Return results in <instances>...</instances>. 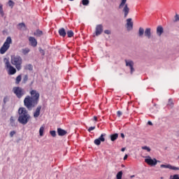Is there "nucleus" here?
I'll list each match as a JSON object with an SVG mask.
<instances>
[{
    "label": "nucleus",
    "mask_w": 179,
    "mask_h": 179,
    "mask_svg": "<svg viewBox=\"0 0 179 179\" xmlns=\"http://www.w3.org/2000/svg\"><path fill=\"white\" fill-rule=\"evenodd\" d=\"M69 1H73V0H69Z\"/></svg>",
    "instance_id": "obj_55"
},
{
    "label": "nucleus",
    "mask_w": 179,
    "mask_h": 179,
    "mask_svg": "<svg viewBox=\"0 0 179 179\" xmlns=\"http://www.w3.org/2000/svg\"><path fill=\"white\" fill-rule=\"evenodd\" d=\"M148 125H153V124L150 121H148Z\"/></svg>",
    "instance_id": "obj_48"
},
{
    "label": "nucleus",
    "mask_w": 179,
    "mask_h": 179,
    "mask_svg": "<svg viewBox=\"0 0 179 179\" xmlns=\"http://www.w3.org/2000/svg\"><path fill=\"white\" fill-rule=\"evenodd\" d=\"M10 44H12V38L10 36L7 37L6 41L0 48V54L3 55L6 51L10 48Z\"/></svg>",
    "instance_id": "obj_4"
},
{
    "label": "nucleus",
    "mask_w": 179,
    "mask_h": 179,
    "mask_svg": "<svg viewBox=\"0 0 179 179\" xmlns=\"http://www.w3.org/2000/svg\"><path fill=\"white\" fill-rule=\"evenodd\" d=\"M104 136H106V134H101L99 138L94 140V143L96 145V146H99L101 142H105L106 138Z\"/></svg>",
    "instance_id": "obj_11"
},
{
    "label": "nucleus",
    "mask_w": 179,
    "mask_h": 179,
    "mask_svg": "<svg viewBox=\"0 0 179 179\" xmlns=\"http://www.w3.org/2000/svg\"><path fill=\"white\" fill-rule=\"evenodd\" d=\"M120 136H121V137L123 138H125V135H124L123 133H122V134H120Z\"/></svg>",
    "instance_id": "obj_47"
},
{
    "label": "nucleus",
    "mask_w": 179,
    "mask_h": 179,
    "mask_svg": "<svg viewBox=\"0 0 179 179\" xmlns=\"http://www.w3.org/2000/svg\"><path fill=\"white\" fill-rule=\"evenodd\" d=\"M141 149H143V150H147V152H150V150H151L150 148H149L146 145L141 147Z\"/></svg>",
    "instance_id": "obj_35"
},
{
    "label": "nucleus",
    "mask_w": 179,
    "mask_h": 179,
    "mask_svg": "<svg viewBox=\"0 0 179 179\" xmlns=\"http://www.w3.org/2000/svg\"><path fill=\"white\" fill-rule=\"evenodd\" d=\"M57 134H58L59 136H64V135H66V134H68V132L66 130H64L61 128H58Z\"/></svg>",
    "instance_id": "obj_18"
},
{
    "label": "nucleus",
    "mask_w": 179,
    "mask_h": 179,
    "mask_svg": "<svg viewBox=\"0 0 179 179\" xmlns=\"http://www.w3.org/2000/svg\"><path fill=\"white\" fill-rule=\"evenodd\" d=\"M3 62L5 64V66L8 72L9 75H15L16 73V69L10 64V62H9V59L5 58L3 59Z\"/></svg>",
    "instance_id": "obj_5"
},
{
    "label": "nucleus",
    "mask_w": 179,
    "mask_h": 179,
    "mask_svg": "<svg viewBox=\"0 0 179 179\" xmlns=\"http://www.w3.org/2000/svg\"><path fill=\"white\" fill-rule=\"evenodd\" d=\"M117 115L118 117H121V115H122V112L118 110V111L117 112Z\"/></svg>",
    "instance_id": "obj_44"
},
{
    "label": "nucleus",
    "mask_w": 179,
    "mask_h": 179,
    "mask_svg": "<svg viewBox=\"0 0 179 179\" xmlns=\"http://www.w3.org/2000/svg\"><path fill=\"white\" fill-rule=\"evenodd\" d=\"M121 150L122 152H125V148H122Z\"/></svg>",
    "instance_id": "obj_50"
},
{
    "label": "nucleus",
    "mask_w": 179,
    "mask_h": 179,
    "mask_svg": "<svg viewBox=\"0 0 179 179\" xmlns=\"http://www.w3.org/2000/svg\"><path fill=\"white\" fill-rule=\"evenodd\" d=\"M18 27H20L21 30H26V25L24 24V23H20L18 24Z\"/></svg>",
    "instance_id": "obj_27"
},
{
    "label": "nucleus",
    "mask_w": 179,
    "mask_h": 179,
    "mask_svg": "<svg viewBox=\"0 0 179 179\" xmlns=\"http://www.w3.org/2000/svg\"><path fill=\"white\" fill-rule=\"evenodd\" d=\"M37 104H38V103L34 99H32V98L29 95L27 96L24 99V106H25L28 110H33L34 106Z\"/></svg>",
    "instance_id": "obj_3"
},
{
    "label": "nucleus",
    "mask_w": 179,
    "mask_h": 179,
    "mask_svg": "<svg viewBox=\"0 0 179 179\" xmlns=\"http://www.w3.org/2000/svg\"><path fill=\"white\" fill-rule=\"evenodd\" d=\"M127 159H128V155H125L123 158L124 160H127Z\"/></svg>",
    "instance_id": "obj_46"
},
{
    "label": "nucleus",
    "mask_w": 179,
    "mask_h": 179,
    "mask_svg": "<svg viewBox=\"0 0 179 179\" xmlns=\"http://www.w3.org/2000/svg\"><path fill=\"white\" fill-rule=\"evenodd\" d=\"M172 179H179V175L178 174L173 175Z\"/></svg>",
    "instance_id": "obj_43"
},
{
    "label": "nucleus",
    "mask_w": 179,
    "mask_h": 179,
    "mask_svg": "<svg viewBox=\"0 0 179 179\" xmlns=\"http://www.w3.org/2000/svg\"><path fill=\"white\" fill-rule=\"evenodd\" d=\"M174 103L173 102V100L169 99L168 101V106H170V107H173Z\"/></svg>",
    "instance_id": "obj_37"
},
{
    "label": "nucleus",
    "mask_w": 179,
    "mask_h": 179,
    "mask_svg": "<svg viewBox=\"0 0 179 179\" xmlns=\"http://www.w3.org/2000/svg\"><path fill=\"white\" fill-rule=\"evenodd\" d=\"M145 162L148 164V166H156L159 161H157L155 158L152 159L150 156H146L145 157Z\"/></svg>",
    "instance_id": "obj_8"
},
{
    "label": "nucleus",
    "mask_w": 179,
    "mask_h": 179,
    "mask_svg": "<svg viewBox=\"0 0 179 179\" xmlns=\"http://www.w3.org/2000/svg\"><path fill=\"white\" fill-rule=\"evenodd\" d=\"M116 178L117 179H122V171H119L117 175H116Z\"/></svg>",
    "instance_id": "obj_30"
},
{
    "label": "nucleus",
    "mask_w": 179,
    "mask_h": 179,
    "mask_svg": "<svg viewBox=\"0 0 179 179\" xmlns=\"http://www.w3.org/2000/svg\"><path fill=\"white\" fill-rule=\"evenodd\" d=\"M103 33V25L98 24L96 27V31L95 35H94V37H96V36H100Z\"/></svg>",
    "instance_id": "obj_12"
},
{
    "label": "nucleus",
    "mask_w": 179,
    "mask_h": 179,
    "mask_svg": "<svg viewBox=\"0 0 179 179\" xmlns=\"http://www.w3.org/2000/svg\"><path fill=\"white\" fill-rule=\"evenodd\" d=\"M24 69L27 70V71H33V65L31 64H27L25 66Z\"/></svg>",
    "instance_id": "obj_26"
},
{
    "label": "nucleus",
    "mask_w": 179,
    "mask_h": 179,
    "mask_svg": "<svg viewBox=\"0 0 179 179\" xmlns=\"http://www.w3.org/2000/svg\"><path fill=\"white\" fill-rule=\"evenodd\" d=\"M127 29L129 31L134 29V22H132V18H128L127 20Z\"/></svg>",
    "instance_id": "obj_13"
},
{
    "label": "nucleus",
    "mask_w": 179,
    "mask_h": 179,
    "mask_svg": "<svg viewBox=\"0 0 179 179\" xmlns=\"http://www.w3.org/2000/svg\"><path fill=\"white\" fill-rule=\"evenodd\" d=\"M160 167L161 169H169L170 170H179L178 167L173 166L170 164H166V165L162 164L160 165Z\"/></svg>",
    "instance_id": "obj_15"
},
{
    "label": "nucleus",
    "mask_w": 179,
    "mask_h": 179,
    "mask_svg": "<svg viewBox=\"0 0 179 179\" xmlns=\"http://www.w3.org/2000/svg\"><path fill=\"white\" fill-rule=\"evenodd\" d=\"M59 34L62 37H65V36H66V31H65L64 28H61L60 29H59Z\"/></svg>",
    "instance_id": "obj_19"
},
{
    "label": "nucleus",
    "mask_w": 179,
    "mask_h": 179,
    "mask_svg": "<svg viewBox=\"0 0 179 179\" xmlns=\"http://www.w3.org/2000/svg\"><path fill=\"white\" fill-rule=\"evenodd\" d=\"M177 22H179V15L176 13L173 19V23H177Z\"/></svg>",
    "instance_id": "obj_28"
},
{
    "label": "nucleus",
    "mask_w": 179,
    "mask_h": 179,
    "mask_svg": "<svg viewBox=\"0 0 179 179\" xmlns=\"http://www.w3.org/2000/svg\"><path fill=\"white\" fill-rule=\"evenodd\" d=\"M18 122L22 125H26L29 121H30L31 116L29 115V112L25 108H20L18 110Z\"/></svg>",
    "instance_id": "obj_1"
},
{
    "label": "nucleus",
    "mask_w": 179,
    "mask_h": 179,
    "mask_svg": "<svg viewBox=\"0 0 179 179\" xmlns=\"http://www.w3.org/2000/svg\"><path fill=\"white\" fill-rule=\"evenodd\" d=\"M94 121H97V117L94 116Z\"/></svg>",
    "instance_id": "obj_49"
},
{
    "label": "nucleus",
    "mask_w": 179,
    "mask_h": 179,
    "mask_svg": "<svg viewBox=\"0 0 179 179\" xmlns=\"http://www.w3.org/2000/svg\"><path fill=\"white\" fill-rule=\"evenodd\" d=\"M164 33V29H163V27L162 26H158L157 27V36L159 37H162V34Z\"/></svg>",
    "instance_id": "obj_16"
},
{
    "label": "nucleus",
    "mask_w": 179,
    "mask_h": 179,
    "mask_svg": "<svg viewBox=\"0 0 179 179\" xmlns=\"http://www.w3.org/2000/svg\"><path fill=\"white\" fill-rule=\"evenodd\" d=\"M22 80V76H18L17 78H16V80H15V83L17 85H19V83H20Z\"/></svg>",
    "instance_id": "obj_29"
},
{
    "label": "nucleus",
    "mask_w": 179,
    "mask_h": 179,
    "mask_svg": "<svg viewBox=\"0 0 179 179\" xmlns=\"http://www.w3.org/2000/svg\"><path fill=\"white\" fill-rule=\"evenodd\" d=\"M143 34H145V29L142 27L138 29V37H143Z\"/></svg>",
    "instance_id": "obj_22"
},
{
    "label": "nucleus",
    "mask_w": 179,
    "mask_h": 179,
    "mask_svg": "<svg viewBox=\"0 0 179 179\" xmlns=\"http://www.w3.org/2000/svg\"><path fill=\"white\" fill-rule=\"evenodd\" d=\"M44 126H41L39 129V135L40 136H44Z\"/></svg>",
    "instance_id": "obj_24"
},
{
    "label": "nucleus",
    "mask_w": 179,
    "mask_h": 179,
    "mask_svg": "<svg viewBox=\"0 0 179 179\" xmlns=\"http://www.w3.org/2000/svg\"><path fill=\"white\" fill-rule=\"evenodd\" d=\"M130 69H131V73H133L134 71H135V69H134V66H131Z\"/></svg>",
    "instance_id": "obj_45"
},
{
    "label": "nucleus",
    "mask_w": 179,
    "mask_h": 179,
    "mask_svg": "<svg viewBox=\"0 0 179 179\" xmlns=\"http://www.w3.org/2000/svg\"><path fill=\"white\" fill-rule=\"evenodd\" d=\"M40 111H41V106H38L34 113V118H38L40 117Z\"/></svg>",
    "instance_id": "obj_17"
},
{
    "label": "nucleus",
    "mask_w": 179,
    "mask_h": 179,
    "mask_svg": "<svg viewBox=\"0 0 179 179\" xmlns=\"http://www.w3.org/2000/svg\"><path fill=\"white\" fill-rule=\"evenodd\" d=\"M31 95V99L34 100L36 103H38V100H40V93L37 92V90H31L29 92Z\"/></svg>",
    "instance_id": "obj_9"
},
{
    "label": "nucleus",
    "mask_w": 179,
    "mask_h": 179,
    "mask_svg": "<svg viewBox=\"0 0 179 179\" xmlns=\"http://www.w3.org/2000/svg\"><path fill=\"white\" fill-rule=\"evenodd\" d=\"M134 177H135L134 175L130 176V178H134Z\"/></svg>",
    "instance_id": "obj_52"
},
{
    "label": "nucleus",
    "mask_w": 179,
    "mask_h": 179,
    "mask_svg": "<svg viewBox=\"0 0 179 179\" xmlns=\"http://www.w3.org/2000/svg\"><path fill=\"white\" fill-rule=\"evenodd\" d=\"M0 15L3 16V8H2V5H0Z\"/></svg>",
    "instance_id": "obj_38"
},
{
    "label": "nucleus",
    "mask_w": 179,
    "mask_h": 179,
    "mask_svg": "<svg viewBox=\"0 0 179 179\" xmlns=\"http://www.w3.org/2000/svg\"><path fill=\"white\" fill-rule=\"evenodd\" d=\"M50 134L51 135V136H52L53 138H55L57 136V131H50Z\"/></svg>",
    "instance_id": "obj_34"
},
{
    "label": "nucleus",
    "mask_w": 179,
    "mask_h": 179,
    "mask_svg": "<svg viewBox=\"0 0 179 179\" xmlns=\"http://www.w3.org/2000/svg\"><path fill=\"white\" fill-rule=\"evenodd\" d=\"M34 36H36V37H41V36H43V31L38 29L34 33Z\"/></svg>",
    "instance_id": "obj_23"
},
{
    "label": "nucleus",
    "mask_w": 179,
    "mask_h": 179,
    "mask_svg": "<svg viewBox=\"0 0 179 179\" xmlns=\"http://www.w3.org/2000/svg\"><path fill=\"white\" fill-rule=\"evenodd\" d=\"M110 141L112 142H114V141H117V139H118V134H111L110 136Z\"/></svg>",
    "instance_id": "obj_21"
},
{
    "label": "nucleus",
    "mask_w": 179,
    "mask_h": 179,
    "mask_svg": "<svg viewBox=\"0 0 179 179\" xmlns=\"http://www.w3.org/2000/svg\"><path fill=\"white\" fill-rule=\"evenodd\" d=\"M67 36L68 37H73V31L72 30L68 31H67Z\"/></svg>",
    "instance_id": "obj_32"
},
{
    "label": "nucleus",
    "mask_w": 179,
    "mask_h": 179,
    "mask_svg": "<svg viewBox=\"0 0 179 179\" xmlns=\"http://www.w3.org/2000/svg\"><path fill=\"white\" fill-rule=\"evenodd\" d=\"M8 6L13 8L15 6V2H13L12 0L8 1Z\"/></svg>",
    "instance_id": "obj_33"
},
{
    "label": "nucleus",
    "mask_w": 179,
    "mask_h": 179,
    "mask_svg": "<svg viewBox=\"0 0 179 179\" xmlns=\"http://www.w3.org/2000/svg\"><path fill=\"white\" fill-rule=\"evenodd\" d=\"M161 179H163V177H161Z\"/></svg>",
    "instance_id": "obj_54"
},
{
    "label": "nucleus",
    "mask_w": 179,
    "mask_h": 179,
    "mask_svg": "<svg viewBox=\"0 0 179 179\" xmlns=\"http://www.w3.org/2000/svg\"><path fill=\"white\" fill-rule=\"evenodd\" d=\"M25 80H27V76H25Z\"/></svg>",
    "instance_id": "obj_53"
},
{
    "label": "nucleus",
    "mask_w": 179,
    "mask_h": 179,
    "mask_svg": "<svg viewBox=\"0 0 179 179\" xmlns=\"http://www.w3.org/2000/svg\"><path fill=\"white\" fill-rule=\"evenodd\" d=\"M15 134H16V131H12L10 132V136L11 138H13V136H14Z\"/></svg>",
    "instance_id": "obj_39"
},
{
    "label": "nucleus",
    "mask_w": 179,
    "mask_h": 179,
    "mask_svg": "<svg viewBox=\"0 0 179 179\" xmlns=\"http://www.w3.org/2000/svg\"><path fill=\"white\" fill-rule=\"evenodd\" d=\"M126 66H129V68H132V66H134V62L126 61Z\"/></svg>",
    "instance_id": "obj_25"
},
{
    "label": "nucleus",
    "mask_w": 179,
    "mask_h": 179,
    "mask_svg": "<svg viewBox=\"0 0 179 179\" xmlns=\"http://www.w3.org/2000/svg\"><path fill=\"white\" fill-rule=\"evenodd\" d=\"M13 92L15 96H17V99H22L24 94H26V91L23 90V88L20 87H14L13 88Z\"/></svg>",
    "instance_id": "obj_7"
},
{
    "label": "nucleus",
    "mask_w": 179,
    "mask_h": 179,
    "mask_svg": "<svg viewBox=\"0 0 179 179\" xmlns=\"http://www.w3.org/2000/svg\"><path fill=\"white\" fill-rule=\"evenodd\" d=\"M144 36L148 40H152L153 38V34H152V29L146 28L145 29Z\"/></svg>",
    "instance_id": "obj_10"
},
{
    "label": "nucleus",
    "mask_w": 179,
    "mask_h": 179,
    "mask_svg": "<svg viewBox=\"0 0 179 179\" xmlns=\"http://www.w3.org/2000/svg\"><path fill=\"white\" fill-rule=\"evenodd\" d=\"M10 124H11L12 127H14L15 121H16V120L15 119V117L13 116L10 117Z\"/></svg>",
    "instance_id": "obj_31"
},
{
    "label": "nucleus",
    "mask_w": 179,
    "mask_h": 179,
    "mask_svg": "<svg viewBox=\"0 0 179 179\" xmlns=\"http://www.w3.org/2000/svg\"><path fill=\"white\" fill-rule=\"evenodd\" d=\"M122 12L124 13V17L128 16V13H129V7H128V4L127 3V0H121L120 4L119 5V9H122Z\"/></svg>",
    "instance_id": "obj_6"
},
{
    "label": "nucleus",
    "mask_w": 179,
    "mask_h": 179,
    "mask_svg": "<svg viewBox=\"0 0 179 179\" xmlns=\"http://www.w3.org/2000/svg\"><path fill=\"white\" fill-rule=\"evenodd\" d=\"M94 129H96V127H91L88 129V131L92 132Z\"/></svg>",
    "instance_id": "obj_40"
},
{
    "label": "nucleus",
    "mask_w": 179,
    "mask_h": 179,
    "mask_svg": "<svg viewBox=\"0 0 179 179\" xmlns=\"http://www.w3.org/2000/svg\"><path fill=\"white\" fill-rule=\"evenodd\" d=\"M29 41L30 45H31V47H37V40L36 39V38H34L33 36H29Z\"/></svg>",
    "instance_id": "obj_14"
},
{
    "label": "nucleus",
    "mask_w": 179,
    "mask_h": 179,
    "mask_svg": "<svg viewBox=\"0 0 179 179\" xmlns=\"http://www.w3.org/2000/svg\"><path fill=\"white\" fill-rule=\"evenodd\" d=\"M22 54H23V55H27V54H29V52H30V48H25L22 49L21 50Z\"/></svg>",
    "instance_id": "obj_20"
},
{
    "label": "nucleus",
    "mask_w": 179,
    "mask_h": 179,
    "mask_svg": "<svg viewBox=\"0 0 179 179\" xmlns=\"http://www.w3.org/2000/svg\"><path fill=\"white\" fill-rule=\"evenodd\" d=\"M3 102H4V103H6V98H4V99H3Z\"/></svg>",
    "instance_id": "obj_51"
},
{
    "label": "nucleus",
    "mask_w": 179,
    "mask_h": 179,
    "mask_svg": "<svg viewBox=\"0 0 179 179\" xmlns=\"http://www.w3.org/2000/svg\"><path fill=\"white\" fill-rule=\"evenodd\" d=\"M39 51L42 55H45V52H44V50L39 48Z\"/></svg>",
    "instance_id": "obj_42"
},
{
    "label": "nucleus",
    "mask_w": 179,
    "mask_h": 179,
    "mask_svg": "<svg viewBox=\"0 0 179 179\" xmlns=\"http://www.w3.org/2000/svg\"><path fill=\"white\" fill-rule=\"evenodd\" d=\"M82 3L84 6H87V5H89V0H83Z\"/></svg>",
    "instance_id": "obj_36"
},
{
    "label": "nucleus",
    "mask_w": 179,
    "mask_h": 179,
    "mask_svg": "<svg viewBox=\"0 0 179 179\" xmlns=\"http://www.w3.org/2000/svg\"><path fill=\"white\" fill-rule=\"evenodd\" d=\"M105 34H111V31L106 29L104 31Z\"/></svg>",
    "instance_id": "obj_41"
},
{
    "label": "nucleus",
    "mask_w": 179,
    "mask_h": 179,
    "mask_svg": "<svg viewBox=\"0 0 179 179\" xmlns=\"http://www.w3.org/2000/svg\"><path fill=\"white\" fill-rule=\"evenodd\" d=\"M10 62L12 65L15 66L17 71H20V69H22V64L23 63V59L20 55H11Z\"/></svg>",
    "instance_id": "obj_2"
}]
</instances>
